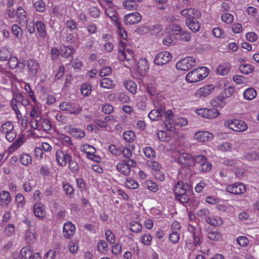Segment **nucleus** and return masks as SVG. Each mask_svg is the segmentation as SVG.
I'll use <instances>...</instances> for the list:
<instances>
[{
  "mask_svg": "<svg viewBox=\"0 0 259 259\" xmlns=\"http://www.w3.org/2000/svg\"><path fill=\"white\" fill-rule=\"evenodd\" d=\"M174 191L177 200L181 203H186L189 201L192 192L188 184L181 182H178Z\"/></svg>",
  "mask_w": 259,
  "mask_h": 259,
  "instance_id": "f257e3e1",
  "label": "nucleus"
},
{
  "mask_svg": "<svg viewBox=\"0 0 259 259\" xmlns=\"http://www.w3.org/2000/svg\"><path fill=\"white\" fill-rule=\"evenodd\" d=\"M209 74V69L204 66L199 67L190 71L186 76V80L189 83L200 81L205 78Z\"/></svg>",
  "mask_w": 259,
  "mask_h": 259,
  "instance_id": "f03ea898",
  "label": "nucleus"
},
{
  "mask_svg": "<svg viewBox=\"0 0 259 259\" xmlns=\"http://www.w3.org/2000/svg\"><path fill=\"white\" fill-rule=\"evenodd\" d=\"M133 54V52L132 50L126 48L125 42L122 41H119L118 58L120 61H126L127 62H132L130 64L132 65L135 62Z\"/></svg>",
  "mask_w": 259,
  "mask_h": 259,
  "instance_id": "7ed1b4c3",
  "label": "nucleus"
},
{
  "mask_svg": "<svg viewBox=\"0 0 259 259\" xmlns=\"http://www.w3.org/2000/svg\"><path fill=\"white\" fill-rule=\"evenodd\" d=\"M30 124L33 129L42 131L47 133L52 129V127L50 121L42 117H40L38 120L31 119Z\"/></svg>",
  "mask_w": 259,
  "mask_h": 259,
  "instance_id": "20e7f679",
  "label": "nucleus"
},
{
  "mask_svg": "<svg viewBox=\"0 0 259 259\" xmlns=\"http://www.w3.org/2000/svg\"><path fill=\"white\" fill-rule=\"evenodd\" d=\"M224 125L237 132H244L247 129V125L244 121L236 119L225 121Z\"/></svg>",
  "mask_w": 259,
  "mask_h": 259,
  "instance_id": "39448f33",
  "label": "nucleus"
},
{
  "mask_svg": "<svg viewBox=\"0 0 259 259\" xmlns=\"http://www.w3.org/2000/svg\"><path fill=\"white\" fill-rule=\"evenodd\" d=\"M196 65L195 58L192 57H187L179 60L176 64L178 69L186 71L191 69Z\"/></svg>",
  "mask_w": 259,
  "mask_h": 259,
  "instance_id": "423d86ee",
  "label": "nucleus"
},
{
  "mask_svg": "<svg viewBox=\"0 0 259 259\" xmlns=\"http://www.w3.org/2000/svg\"><path fill=\"white\" fill-rule=\"evenodd\" d=\"M60 109L63 111H66L71 114H79L82 110L80 106L75 107L74 104H71L67 102H63L59 105Z\"/></svg>",
  "mask_w": 259,
  "mask_h": 259,
  "instance_id": "0eeeda50",
  "label": "nucleus"
},
{
  "mask_svg": "<svg viewBox=\"0 0 259 259\" xmlns=\"http://www.w3.org/2000/svg\"><path fill=\"white\" fill-rule=\"evenodd\" d=\"M25 64L27 67L28 76L30 77L35 76L40 68L39 63L35 59H28Z\"/></svg>",
  "mask_w": 259,
  "mask_h": 259,
  "instance_id": "6e6552de",
  "label": "nucleus"
},
{
  "mask_svg": "<svg viewBox=\"0 0 259 259\" xmlns=\"http://www.w3.org/2000/svg\"><path fill=\"white\" fill-rule=\"evenodd\" d=\"M56 159L59 165L65 166L72 159L71 156L68 153L62 150H57L56 152Z\"/></svg>",
  "mask_w": 259,
  "mask_h": 259,
  "instance_id": "1a4fd4ad",
  "label": "nucleus"
},
{
  "mask_svg": "<svg viewBox=\"0 0 259 259\" xmlns=\"http://www.w3.org/2000/svg\"><path fill=\"white\" fill-rule=\"evenodd\" d=\"M171 59V55L167 51L159 53L154 59L155 63L157 65H163L169 62Z\"/></svg>",
  "mask_w": 259,
  "mask_h": 259,
  "instance_id": "9d476101",
  "label": "nucleus"
},
{
  "mask_svg": "<svg viewBox=\"0 0 259 259\" xmlns=\"http://www.w3.org/2000/svg\"><path fill=\"white\" fill-rule=\"evenodd\" d=\"M177 162L181 164L183 167L193 166V156L188 153H181L179 155Z\"/></svg>",
  "mask_w": 259,
  "mask_h": 259,
  "instance_id": "9b49d317",
  "label": "nucleus"
},
{
  "mask_svg": "<svg viewBox=\"0 0 259 259\" xmlns=\"http://www.w3.org/2000/svg\"><path fill=\"white\" fill-rule=\"evenodd\" d=\"M215 87L212 84H208L199 88L195 93L196 98L205 97L210 95L214 90Z\"/></svg>",
  "mask_w": 259,
  "mask_h": 259,
  "instance_id": "f8f14e48",
  "label": "nucleus"
},
{
  "mask_svg": "<svg viewBox=\"0 0 259 259\" xmlns=\"http://www.w3.org/2000/svg\"><path fill=\"white\" fill-rule=\"evenodd\" d=\"M226 190L230 193L238 195L244 193L246 191V187L243 184L234 183L227 186Z\"/></svg>",
  "mask_w": 259,
  "mask_h": 259,
  "instance_id": "ddd939ff",
  "label": "nucleus"
},
{
  "mask_svg": "<svg viewBox=\"0 0 259 259\" xmlns=\"http://www.w3.org/2000/svg\"><path fill=\"white\" fill-rule=\"evenodd\" d=\"M141 19V15L138 12H135L125 15L124 17V21L125 24L133 25L139 23Z\"/></svg>",
  "mask_w": 259,
  "mask_h": 259,
  "instance_id": "4468645a",
  "label": "nucleus"
},
{
  "mask_svg": "<svg viewBox=\"0 0 259 259\" xmlns=\"http://www.w3.org/2000/svg\"><path fill=\"white\" fill-rule=\"evenodd\" d=\"M75 230V226L70 222L65 223L63 226V234L65 238H69L74 234Z\"/></svg>",
  "mask_w": 259,
  "mask_h": 259,
  "instance_id": "2eb2a0df",
  "label": "nucleus"
},
{
  "mask_svg": "<svg viewBox=\"0 0 259 259\" xmlns=\"http://www.w3.org/2000/svg\"><path fill=\"white\" fill-rule=\"evenodd\" d=\"M213 138V135L207 131H199L195 133V139L202 142L210 141Z\"/></svg>",
  "mask_w": 259,
  "mask_h": 259,
  "instance_id": "dca6fc26",
  "label": "nucleus"
},
{
  "mask_svg": "<svg viewBox=\"0 0 259 259\" xmlns=\"http://www.w3.org/2000/svg\"><path fill=\"white\" fill-rule=\"evenodd\" d=\"M181 14L186 18V22L196 18L198 15V11L195 9H185L181 11Z\"/></svg>",
  "mask_w": 259,
  "mask_h": 259,
  "instance_id": "f3484780",
  "label": "nucleus"
},
{
  "mask_svg": "<svg viewBox=\"0 0 259 259\" xmlns=\"http://www.w3.org/2000/svg\"><path fill=\"white\" fill-rule=\"evenodd\" d=\"M149 68V64L146 58H141L137 65V71L141 75L145 74Z\"/></svg>",
  "mask_w": 259,
  "mask_h": 259,
  "instance_id": "a211bd4d",
  "label": "nucleus"
},
{
  "mask_svg": "<svg viewBox=\"0 0 259 259\" xmlns=\"http://www.w3.org/2000/svg\"><path fill=\"white\" fill-rule=\"evenodd\" d=\"M8 65L11 69L18 67L20 69H24L25 64L23 61L18 60L16 57H11L9 59Z\"/></svg>",
  "mask_w": 259,
  "mask_h": 259,
  "instance_id": "6ab92c4d",
  "label": "nucleus"
},
{
  "mask_svg": "<svg viewBox=\"0 0 259 259\" xmlns=\"http://www.w3.org/2000/svg\"><path fill=\"white\" fill-rule=\"evenodd\" d=\"M11 202V197L10 193L5 190L0 191V205L7 206Z\"/></svg>",
  "mask_w": 259,
  "mask_h": 259,
  "instance_id": "aec40b11",
  "label": "nucleus"
},
{
  "mask_svg": "<svg viewBox=\"0 0 259 259\" xmlns=\"http://www.w3.org/2000/svg\"><path fill=\"white\" fill-rule=\"evenodd\" d=\"M12 51L11 49L7 46H4L0 49V60L6 61L11 57Z\"/></svg>",
  "mask_w": 259,
  "mask_h": 259,
  "instance_id": "412c9836",
  "label": "nucleus"
},
{
  "mask_svg": "<svg viewBox=\"0 0 259 259\" xmlns=\"http://www.w3.org/2000/svg\"><path fill=\"white\" fill-rule=\"evenodd\" d=\"M116 169L119 172L125 176H129L131 174V168L127 166L125 160L118 163L116 165Z\"/></svg>",
  "mask_w": 259,
  "mask_h": 259,
  "instance_id": "4be33fe9",
  "label": "nucleus"
},
{
  "mask_svg": "<svg viewBox=\"0 0 259 259\" xmlns=\"http://www.w3.org/2000/svg\"><path fill=\"white\" fill-rule=\"evenodd\" d=\"M105 12L106 15L115 22V25L117 24V22H119L118 19L117 13L114 6L107 7Z\"/></svg>",
  "mask_w": 259,
  "mask_h": 259,
  "instance_id": "5701e85b",
  "label": "nucleus"
},
{
  "mask_svg": "<svg viewBox=\"0 0 259 259\" xmlns=\"http://www.w3.org/2000/svg\"><path fill=\"white\" fill-rule=\"evenodd\" d=\"M231 68V65L229 63H223L217 67V72L221 75H226L229 73Z\"/></svg>",
  "mask_w": 259,
  "mask_h": 259,
  "instance_id": "b1692460",
  "label": "nucleus"
},
{
  "mask_svg": "<svg viewBox=\"0 0 259 259\" xmlns=\"http://www.w3.org/2000/svg\"><path fill=\"white\" fill-rule=\"evenodd\" d=\"M186 23L189 29L194 32H198L200 29V25L196 18L186 21Z\"/></svg>",
  "mask_w": 259,
  "mask_h": 259,
  "instance_id": "393cba45",
  "label": "nucleus"
},
{
  "mask_svg": "<svg viewBox=\"0 0 259 259\" xmlns=\"http://www.w3.org/2000/svg\"><path fill=\"white\" fill-rule=\"evenodd\" d=\"M33 212L36 217L44 218L45 215V210L43 205L40 203H35L34 205Z\"/></svg>",
  "mask_w": 259,
  "mask_h": 259,
  "instance_id": "a878e982",
  "label": "nucleus"
},
{
  "mask_svg": "<svg viewBox=\"0 0 259 259\" xmlns=\"http://www.w3.org/2000/svg\"><path fill=\"white\" fill-rule=\"evenodd\" d=\"M69 132L71 135L77 138H83L85 135V132L81 129L72 126L69 127Z\"/></svg>",
  "mask_w": 259,
  "mask_h": 259,
  "instance_id": "bb28decb",
  "label": "nucleus"
},
{
  "mask_svg": "<svg viewBox=\"0 0 259 259\" xmlns=\"http://www.w3.org/2000/svg\"><path fill=\"white\" fill-rule=\"evenodd\" d=\"M35 26L39 36L42 38H45L46 37L47 33L44 23L41 21H37L35 23Z\"/></svg>",
  "mask_w": 259,
  "mask_h": 259,
  "instance_id": "cd10ccee",
  "label": "nucleus"
},
{
  "mask_svg": "<svg viewBox=\"0 0 259 259\" xmlns=\"http://www.w3.org/2000/svg\"><path fill=\"white\" fill-rule=\"evenodd\" d=\"M164 113L163 110H153L148 114L149 118L153 121L158 120L160 117L163 116Z\"/></svg>",
  "mask_w": 259,
  "mask_h": 259,
  "instance_id": "c85d7f7f",
  "label": "nucleus"
},
{
  "mask_svg": "<svg viewBox=\"0 0 259 259\" xmlns=\"http://www.w3.org/2000/svg\"><path fill=\"white\" fill-rule=\"evenodd\" d=\"M115 120V118L113 116H107L104 118V119H96L94 120V123L98 126L105 128L107 125V121Z\"/></svg>",
  "mask_w": 259,
  "mask_h": 259,
  "instance_id": "c756f323",
  "label": "nucleus"
},
{
  "mask_svg": "<svg viewBox=\"0 0 259 259\" xmlns=\"http://www.w3.org/2000/svg\"><path fill=\"white\" fill-rule=\"evenodd\" d=\"M74 52V49L72 47L64 46L61 50V55L64 58L71 57Z\"/></svg>",
  "mask_w": 259,
  "mask_h": 259,
  "instance_id": "7c9ffc66",
  "label": "nucleus"
},
{
  "mask_svg": "<svg viewBox=\"0 0 259 259\" xmlns=\"http://www.w3.org/2000/svg\"><path fill=\"white\" fill-rule=\"evenodd\" d=\"M20 254L22 259H29L32 256V252L30 246H26L21 249Z\"/></svg>",
  "mask_w": 259,
  "mask_h": 259,
  "instance_id": "2f4dec72",
  "label": "nucleus"
},
{
  "mask_svg": "<svg viewBox=\"0 0 259 259\" xmlns=\"http://www.w3.org/2000/svg\"><path fill=\"white\" fill-rule=\"evenodd\" d=\"M36 234L33 231L28 230L25 234V241L27 244H33L36 240Z\"/></svg>",
  "mask_w": 259,
  "mask_h": 259,
  "instance_id": "473e14b6",
  "label": "nucleus"
},
{
  "mask_svg": "<svg viewBox=\"0 0 259 259\" xmlns=\"http://www.w3.org/2000/svg\"><path fill=\"white\" fill-rule=\"evenodd\" d=\"M24 142V137L21 136L18 139L14 142L9 148V151L11 152L18 149Z\"/></svg>",
  "mask_w": 259,
  "mask_h": 259,
  "instance_id": "72a5a7b5",
  "label": "nucleus"
},
{
  "mask_svg": "<svg viewBox=\"0 0 259 259\" xmlns=\"http://www.w3.org/2000/svg\"><path fill=\"white\" fill-rule=\"evenodd\" d=\"M13 130V124L10 121H8L2 124L0 129V132L2 134H5L6 135L7 134L11 132Z\"/></svg>",
  "mask_w": 259,
  "mask_h": 259,
  "instance_id": "f704fd0d",
  "label": "nucleus"
},
{
  "mask_svg": "<svg viewBox=\"0 0 259 259\" xmlns=\"http://www.w3.org/2000/svg\"><path fill=\"white\" fill-rule=\"evenodd\" d=\"M243 96L245 99L251 100L256 97V92L253 88H249L244 92Z\"/></svg>",
  "mask_w": 259,
  "mask_h": 259,
  "instance_id": "c9c22d12",
  "label": "nucleus"
},
{
  "mask_svg": "<svg viewBox=\"0 0 259 259\" xmlns=\"http://www.w3.org/2000/svg\"><path fill=\"white\" fill-rule=\"evenodd\" d=\"M125 88L132 94H135L137 92V85L136 83L131 80H127L124 82Z\"/></svg>",
  "mask_w": 259,
  "mask_h": 259,
  "instance_id": "e433bc0d",
  "label": "nucleus"
},
{
  "mask_svg": "<svg viewBox=\"0 0 259 259\" xmlns=\"http://www.w3.org/2000/svg\"><path fill=\"white\" fill-rule=\"evenodd\" d=\"M19 159L21 163L25 166H27L32 162L31 156L27 153H22L20 155Z\"/></svg>",
  "mask_w": 259,
  "mask_h": 259,
  "instance_id": "4c0bfd02",
  "label": "nucleus"
},
{
  "mask_svg": "<svg viewBox=\"0 0 259 259\" xmlns=\"http://www.w3.org/2000/svg\"><path fill=\"white\" fill-rule=\"evenodd\" d=\"M206 222L214 226H220L223 223V221L220 218L217 217H212L210 214L206 220Z\"/></svg>",
  "mask_w": 259,
  "mask_h": 259,
  "instance_id": "58836bf2",
  "label": "nucleus"
},
{
  "mask_svg": "<svg viewBox=\"0 0 259 259\" xmlns=\"http://www.w3.org/2000/svg\"><path fill=\"white\" fill-rule=\"evenodd\" d=\"M212 165L211 163L206 160L203 163L200 164L198 170L201 173H205L210 171Z\"/></svg>",
  "mask_w": 259,
  "mask_h": 259,
  "instance_id": "ea45409f",
  "label": "nucleus"
},
{
  "mask_svg": "<svg viewBox=\"0 0 259 259\" xmlns=\"http://www.w3.org/2000/svg\"><path fill=\"white\" fill-rule=\"evenodd\" d=\"M100 86L105 89H112L114 87L113 81L109 78H104L100 80Z\"/></svg>",
  "mask_w": 259,
  "mask_h": 259,
  "instance_id": "a19ab883",
  "label": "nucleus"
},
{
  "mask_svg": "<svg viewBox=\"0 0 259 259\" xmlns=\"http://www.w3.org/2000/svg\"><path fill=\"white\" fill-rule=\"evenodd\" d=\"M17 16L20 23H24L26 21V12L21 7L18 8Z\"/></svg>",
  "mask_w": 259,
  "mask_h": 259,
  "instance_id": "79ce46f5",
  "label": "nucleus"
},
{
  "mask_svg": "<svg viewBox=\"0 0 259 259\" xmlns=\"http://www.w3.org/2000/svg\"><path fill=\"white\" fill-rule=\"evenodd\" d=\"M240 71L243 74H248L254 70L253 67L249 64H243L239 66Z\"/></svg>",
  "mask_w": 259,
  "mask_h": 259,
  "instance_id": "37998d69",
  "label": "nucleus"
},
{
  "mask_svg": "<svg viewBox=\"0 0 259 259\" xmlns=\"http://www.w3.org/2000/svg\"><path fill=\"white\" fill-rule=\"evenodd\" d=\"M206 118H216L220 114L218 110L214 108L211 109H206Z\"/></svg>",
  "mask_w": 259,
  "mask_h": 259,
  "instance_id": "c03bdc74",
  "label": "nucleus"
},
{
  "mask_svg": "<svg viewBox=\"0 0 259 259\" xmlns=\"http://www.w3.org/2000/svg\"><path fill=\"white\" fill-rule=\"evenodd\" d=\"M145 184L147 188L152 192H156L158 190L159 188L158 185L151 180H147Z\"/></svg>",
  "mask_w": 259,
  "mask_h": 259,
  "instance_id": "a18cd8bd",
  "label": "nucleus"
},
{
  "mask_svg": "<svg viewBox=\"0 0 259 259\" xmlns=\"http://www.w3.org/2000/svg\"><path fill=\"white\" fill-rule=\"evenodd\" d=\"M196 214L197 217L200 218L202 220H204L206 221L207 218L210 215V213L208 209L203 208L199 210L197 212Z\"/></svg>",
  "mask_w": 259,
  "mask_h": 259,
  "instance_id": "49530a36",
  "label": "nucleus"
},
{
  "mask_svg": "<svg viewBox=\"0 0 259 259\" xmlns=\"http://www.w3.org/2000/svg\"><path fill=\"white\" fill-rule=\"evenodd\" d=\"M209 239L213 241H219L221 238V235L217 231H210L207 233Z\"/></svg>",
  "mask_w": 259,
  "mask_h": 259,
  "instance_id": "de8ad7c7",
  "label": "nucleus"
},
{
  "mask_svg": "<svg viewBox=\"0 0 259 259\" xmlns=\"http://www.w3.org/2000/svg\"><path fill=\"white\" fill-rule=\"evenodd\" d=\"M12 31L13 34L18 39H20L22 35V30L17 24L12 26Z\"/></svg>",
  "mask_w": 259,
  "mask_h": 259,
  "instance_id": "09e8293b",
  "label": "nucleus"
},
{
  "mask_svg": "<svg viewBox=\"0 0 259 259\" xmlns=\"http://www.w3.org/2000/svg\"><path fill=\"white\" fill-rule=\"evenodd\" d=\"M125 185L127 188L132 189H136L138 188L139 186L138 183L137 181L131 178H128L126 179Z\"/></svg>",
  "mask_w": 259,
  "mask_h": 259,
  "instance_id": "8fccbe9b",
  "label": "nucleus"
},
{
  "mask_svg": "<svg viewBox=\"0 0 259 259\" xmlns=\"http://www.w3.org/2000/svg\"><path fill=\"white\" fill-rule=\"evenodd\" d=\"M123 138L124 139L128 142H132L134 141L135 135V133L131 131H127L123 133Z\"/></svg>",
  "mask_w": 259,
  "mask_h": 259,
  "instance_id": "3c124183",
  "label": "nucleus"
},
{
  "mask_svg": "<svg viewBox=\"0 0 259 259\" xmlns=\"http://www.w3.org/2000/svg\"><path fill=\"white\" fill-rule=\"evenodd\" d=\"M68 168L69 170L73 173L76 174L78 172L79 169V166L78 163L72 159L68 161Z\"/></svg>",
  "mask_w": 259,
  "mask_h": 259,
  "instance_id": "603ef678",
  "label": "nucleus"
},
{
  "mask_svg": "<svg viewBox=\"0 0 259 259\" xmlns=\"http://www.w3.org/2000/svg\"><path fill=\"white\" fill-rule=\"evenodd\" d=\"M130 229L135 233H139L142 230V226L138 222H133L130 223Z\"/></svg>",
  "mask_w": 259,
  "mask_h": 259,
  "instance_id": "864d4df0",
  "label": "nucleus"
},
{
  "mask_svg": "<svg viewBox=\"0 0 259 259\" xmlns=\"http://www.w3.org/2000/svg\"><path fill=\"white\" fill-rule=\"evenodd\" d=\"M15 201L18 207H23L25 204V198L22 194L18 193L15 197Z\"/></svg>",
  "mask_w": 259,
  "mask_h": 259,
  "instance_id": "5fc2aeb1",
  "label": "nucleus"
},
{
  "mask_svg": "<svg viewBox=\"0 0 259 259\" xmlns=\"http://www.w3.org/2000/svg\"><path fill=\"white\" fill-rule=\"evenodd\" d=\"M180 234L177 231H176L172 232L169 235V240L171 243L174 244L178 243L180 240Z\"/></svg>",
  "mask_w": 259,
  "mask_h": 259,
  "instance_id": "6e6d98bb",
  "label": "nucleus"
},
{
  "mask_svg": "<svg viewBox=\"0 0 259 259\" xmlns=\"http://www.w3.org/2000/svg\"><path fill=\"white\" fill-rule=\"evenodd\" d=\"M143 152L145 156L150 159L153 158L155 157V152L151 147H147L144 148Z\"/></svg>",
  "mask_w": 259,
  "mask_h": 259,
  "instance_id": "4d7b16f0",
  "label": "nucleus"
},
{
  "mask_svg": "<svg viewBox=\"0 0 259 259\" xmlns=\"http://www.w3.org/2000/svg\"><path fill=\"white\" fill-rule=\"evenodd\" d=\"M36 10L39 12H43L46 9L45 3L42 0H38L34 4Z\"/></svg>",
  "mask_w": 259,
  "mask_h": 259,
  "instance_id": "13d9d810",
  "label": "nucleus"
},
{
  "mask_svg": "<svg viewBox=\"0 0 259 259\" xmlns=\"http://www.w3.org/2000/svg\"><path fill=\"white\" fill-rule=\"evenodd\" d=\"M244 157L248 160H256L259 159V155L256 152H250L246 153Z\"/></svg>",
  "mask_w": 259,
  "mask_h": 259,
  "instance_id": "bf43d9fd",
  "label": "nucleus"
},
{
  "mask_svg": "<svg viewBox=\"0 0 259 259\" xmlns=\"http://www.w3.org/2000/svg\"><path fill=\"white\" fill-rule=\"evenodd\" d=\"M24 89L26 92L28 94L29 98L33 101V102H35V98L34 97V92L32 90L30 84L28 83H25Z\"/></svg>",
  "mask_w": 259,
  "mask_h": 259,
  "instance_id": "052dcab7",
  "label": "nucleus"
},
{
  "mask_svg": "<svg viewBox=\"0 0 259 259\" xmlns=\"http://www.w3.org/2000/svg\"><path fill=\"white\" fill-rule=\"evenodd\" d=\"M15 231V227L13 224H10L5 227L4 233L5 235L10 236L12 235Z\"/></svg>",
  "mask_w": 259,
  "mask_h": 259,
  "instance_id": "680f3d73",
  "label": "nucleus"
},
{
  "mask_svg": "<svg viewBox=\"0 0 259 259\" xmlns=\"http://www.w3.org/2000/svg\"><path fill=\"white\" fill-rule=\"evenodd\" d=\"M80 90L83 96H88L91 93V87L89 84L84 83L81 86Z\"/></svg>",
  "mask_w": 259,
  "mask_h": 259,
  "instance_id": "e2e57ef3",
  "label": "nucleus"
},
{
  "mask_svg": "<svg viewBox=\"0 0 259 259\" xmlns=\"http://www.w3.org/2000/svg\"><path fill=\"white\" fill-rule=\"evenodd\" d=\"M123 6L125 9L130 11L136 10L137 7V5L130 0L124 1L123 3Z\"/></svg>",
  "mask_w": 259,
  "mask_h": 259,
  "instance_id": "0e129e2a",
  "label": "nucleus"
},
{
  "mask_svg": "<svg viewBox=\"0 0 259 259\" xmlns=\"http://www.w3.org/2000/svg\"><path fill=\"white\" fill-rule=\"evenodd\" d=\"M16 97H18V100L19 101V103L24 106H26L29 105V101L28 99L25 98L23 96V95L20 93H18L16 94Z\"/></svg>",
  "mask_w": 259,
  "mask_h": 259,
  "instance_id": "69168bd1",
  "label": "nucleus"
},
{
  "mask_svg": "<svg viewBox=\"0 0 259 259\" xmlns=\"http://www.w3.org/2000/svg\"><path fill=\"white\" fill-rule=\"evenodd\" d=\"M221 18L223 21L230 24L234 20V16L230 13H224L221 16Z\"/></svg>",
  "mask_w": 259,
  "mask_h": 259,
  "instance_id": "338daca9",
  "label": "nucleus"
},
{
  "mask_svg": "<svg viewBox=\"0 0 259 259\" xmlns=\"http://www.w3.org/2000/svg\"><path fill=\"white\" fill-rule=\"evenodd\" d=\"M63 189L67 195L71 196L74 194V189L69 183H63Z\"/></svg>",
  "mask_w": 259,
  "mask_h": 259,
  "instance_id": "774afa93",
  "label": "nucleus"
}]
</instances>
